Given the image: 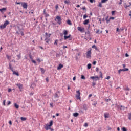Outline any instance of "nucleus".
Returning a JSON list of instances; mask_svg holds the SVG:
<instances>
[{"mask_svg": "<svg viewBox=\"0 0 131 131\" xmlns=\"http://www.w3.org/2000/svg\"><path fill=\"white\" fill-rule=\"evenodd\" d=\"M9 69H10L11 71H14V69L12 68V65H11V63H9Z\"/></svg>", "mask_w": 131, "mask_h": 131, "instance_id": "nucleus-21", "label": "nucleus"}, {"mask_svg": "<svg viewBox=\"0 0 131 131\" xmlns=\"http://www.w3.org/2000/svg\"><path fill=\"white\" fill-rule=\"evenodd\" d=\"M87 68H88V69H91V68H92V64L89 63L87 65Z\"/></svg>", "mask_w": 131, "mask_h": 131, "instance_id": "nucleus-27", "label": "nucleus"}, {"mask_svg": "<svg viewBox=\"0 0 131 131\" xmlns=\"http://www.w3.org/2000/svg\"><path fill=\"white\" fill-rule=\"evenodd\" d=\"M8 24H10V22L8 20H6L3 25L0 26V29H4V28H6V26L8 25Z\"/></svg>", "mask_w": 131, "mask_h": 131, "instance_id": "nucleus-2", "label": "nucleus"}, {"mask_svg": "<svg viewBox=\"0 0 131 131\" xmlns=\"http://www.w3.org/2000/svg\"><path fill=\"white\" fill-rule=\"evenodd\" d=\"M51 35H52L51 34H49L47 32L45 33V40H47V39H49V38H50V37H51Z\"/></svg>", "mask_w": 131, "mask_h": 131, "instance_id": "nucleus-7", "label": "nucleus"}, {"mask_svg": "<svg viewBox=\"0 0 131 131\" xmlns=\"http://www.w3.org/2000/svg\"><path fill=\"white\" fill-rule=\"evenodd\" d=\"M92 49H94L96 50V51H98V48L96 46V45H94L92 46Z\"/></svg>", "mask_w": 131, "mask_h": 131, "instance_id": "nucleus-28", "label": "nucleus"}, {"mask_svg": "<svg viewBox=\"0 0 131 131\" xmlns=\"http://www.w3.org/2000/svg\"><path fill=\"white\" fill-rule=\"evenodd\" d=\"M67 24H68L69 25H72V23H71V20L68 19L67 21Z\"/></svg>", "mask_w": 131, "mask_h": 131, "instance_id": "nucleus-25", "label": "nucleus"}, {"mask_svg": "<svg viewBox=\"0 0 131 131\" xmlns=\"http://www.w3.org/2000/svg\"><path fill=\"white\" fill-rule=\"evenodd\" d=\"M69 38V40H72V37H71V35L69 34L68 36L64 35V40H66L67 39H68Z\"/></svg>", "mask_w": 131, "mask_h": 131, "instance_id": "nucleus-6", "label": "nucleus"}, {"mask_svg": "<svg viewBox=\"0 0 131 131\" xmlns=\"http://www.w3.org/2000/svg\"><path fill=\"white\" fill-rule=\"evenodd\" d=\"M20 33L21 36H23V35H24V33H23V31H21V32H20Z\"/></svg>", "mask_w": 131, "mask_h": 131, "instance_id": "nucleus-55", "label": "nucleus"}, {"mask_svg": "<svg viewBox=\"0 0 131 131\" xmlns=\"http://www.w3.org/2000/svg\"><path fill=\"white\" fill-rule=\"evenodd\" d=\"M77 29L79 31H80V32H83V31L84 30V28H82L81 27H78L77 28Z\"/></svg>", "mask_w": 131, "mask_h": 131, "instance_id": "nucleus-10", "label": "nucleus"}, {"mask_svg": "<svg viewBox=\"0 0 131 131\" xmlns=\"http://www.w3.org/2000/svg\"><path fill=\"white\" fill-rule=\"evenodd\" d=\"M109 18V16H107L105 17V20L106 21V24H108L110 22V18L108 19Z\"/></svg>", "mask_w": 131, "mask_h": 131, "instance_id": "nucleus-14", "label": "nucleus"}, {"mask_svg": "<svg viewBox=\"0 0 131 131\" xmlns=\"http://www.w3.org/2000/svg\"><path fill=\"white\" fill-rule=\"evenodd\" d=\"M115 13H116V11H112L111 14L112 16H114L115 15Z\"/></svg>", "mask_w": 131, "mask_h": 131, "instance_id": "nucleus-32", "label": "nucleus"}, {"mask_svg": "<svg viewBox=\"0 0 131 131\" xmlns=\"http://www.w3.org/2000/svg\"><path fill=\"white\" fill-rule=\"evenodd\" d=\"M45 129H46V130H49V129H51V126H49V125H47L45 127Z\"/></svg>", "mask_w": 131, "mask_h": 131, "instance_id": "nucleus-24", "label": "nucleus"}, {"mask_svg": "<svg viewBox=\"0 0 131 131\" xmlns=\"http://www.w3.org/2000/svg\"><path fill=\"white\" fill-rule=\"evenodd\" d=\"M129 69L128 68H124L123 69H120L118 70V72L119 74H120V72H122V71H128Z\"/></svg>", "mask_w": 131, "mask_h": 131, "instance_id": "nucleus-8", "label": "nucleus"}, {"mask_svg": "<svg viewBox=\"0 0 131 131\" xmlns=\"http://www.w3.org/2000/svg\"><path fill=\"white\" fill-rule=\"evenodd\" d=\"M104 117L105 118H109V113H104Z\"/></svg>", "mask_w": 131, "mask_h": 131, "instance_id": "nucleus-16", "label": "nucleus"}, {"mask_svg": "<svg viewBox=\"0 0 131 131\" xmlns=\"http://www.w3.org/2000/svg\"><path fill=\"white\" fill-rule=\"evenodd\" d=\"M7 10V8H3L2 9H0V12L1 13H3V12H5V11Z\"/></svg>", "mask_w": 131, "mask_h": 131, "instance_id": "nucleus-20", "label": "nucleus"}, {"mask_svg": "<svg viewBox=\"0 0 131 131\" xmlns=\"http://www.w3.org/2000/svg\"><path fill=\"white\" fill-rule=\"evenodd\" d=\"M89 1L91 3H96V0H89Z\"/></svg>", "mask_w": 131, "mask_h": 131, "instance_id": "nucleus-45", "label": "nucleus"}, {"mask_svg": "<svg viewBox=\"0 0 131 131\" xmlns=\"http://www.w3.org/2000/svg\"><path fill=\"white\" fill-rule=\"evenodd\" d=\"M43 14L45 15V17H49L50 15L49 14H47V12H46V9H44L43 10Z\"/></svg>", "mask_w": 131, "mask_h": 131, "instance_id": "nucleus-15", "label": "nucleus"}, {"mask_svg": "<svg viewBox=\"0 0 131 131\" xmlns=\"http://www.w3.org/2000/svg\"><path fill=\"white\" fill-rule=\"evenodd\" d=\"M6 58L8 59V60H11V56H9L8 54L6 55Z\"/></svg>", "mask_w": 131, "mask_h": 131, "instance_id": "nucleus-29", "label": "nucleus"}, {"mask_svg": "<svg viewBox=\"0 0 131 131\" xmlns=\"http://www.w3.org/2000/svg\"><path fill=\"white\" fill-rule=\"evenodd\" d=\"M77 94H76V98L77 100H80V91L79 90L78 91H76Z\"/></svg>", "mask_w": 131, "mask_h": 131, "instance_id": "nucleus-5", "label": "nucleus"}, {"mask_svg": "<svg viewBox=\"0 0 131 131\" xmlns=\"http://www.w3.org/2000/svg\"><path fill=\"white\" fill-rule=\"evenodd\" d=\"M86 56L87 59H91V58H92V50H89L86 52Z\"/></svg>", "mask_w": 131, "mask_h": 131, "instance_id": "nucleus-3", "label": "nucleus"}, {"mask_svg": "<svg viewBox=\"0 0 131 131\" xmlns=\"http://www.w3.org/2000/svg\"><path fill=\"white\" fill-rule=\"evenodd\" d=\"M21 120H22V121H25V120H26L27 118L26 117H21L20 118Z\"/></svg>", "mask_w": 131, "mask_h": 131, "instance_id": "nucleus-30", "label": "nucleus"}, {"mask_svg": "<svg viewBox=\"0 0 131 131\" xmlns=\"http://www.w3.org/2000/svg\"><path fill=\"white\" fill-rule=\"evenodd\" d=\"M125 56L126 58H127V57H129V55H128V54H127V53H126V54H125Z\"/></svg>", "mask_w": 131, "mask_h": 131, "instance_id": "nucleus-56", "label": "nucleus"}, {"mask_svg": "<svg viewBox=\"0 0 131 131\" xmlns=\"http://www.w3.org/2000/svg\"><path fill=\"white\" fill-rule=\"evenodd\" d=\"M99 73L100 74V77L101 78H103V73H102V72L100 71Z\"/></svg>", "mask_w": 131, "mask_h": 131, "instance_id": "nucleus-39", "label": "nucleus"}, {"mask_svg": "<svg viewBox=\"0 0 131 131\" xmlns=\"http://www.w3.org/2000/svg\"><path fill=\"white\" fill-rule=\"evenodd\" d=\"M17 86L19 89L20 91H22V89H23V85L20 83H17L16 84Z\"/></svg>", "mask_w": 131, "mask_h": 131, "instance_id": "nucleus-9", "label": "nucleus"}, {"mask_svg": "<svg viewBox=\"0 0 131 131\" xmlns=\"http://www.w3.org/2000/svg\"><path fill=\"white\" fill-rule=\"evenodd\" d=\"M81 79H84V80L85 79V77L84 76V75H81Z\"/></svg>", "mask_w": 131, "mask_h": 131, "instance_id": "nucleus-36", "label": "nucleus"}, {"mask_svg": "<svg viewBox=\"0 0 131 131\" xmlns=\"http://www.w3.org/2000/svg\"><path fill=\"white\" fill-rule=\"evenodd\" d=\"M95 85H96V82H92V86L95 87Z\"/></svg>", "mask_w": 131, "mask_h": 131, "instance_id": "nucleus-46", "label": "nucleus"}, {"mask_svg": "<svg viewBox=\"0 0 131 131\" xmlns=\"http://www.w3.org/2000/svg\"><path fill=\"white\" fill-rule=\"evenodd\" d=\"M89 22H90V19H85L83 22V24L84 25H88Z\"/></svg>", "mask_w": 131, "mask_h": 131, "instance_id": "nucleus-13", "label": "nucleus"}, {"mask_svg": "<svg viewBox=\"0 0 131 131\" xmlns=\"http://www.w3.org/2000/svg\"><path fill=\"white\" fill-rule=\"evenodd\" d=\"M128 119L131 120V113H129Z\"/></svg>", "mask_w": 131, "mask_h": 131, "instance_id": "nucleus-49", "label": "nucleus"}, {"mask_svg": "<svg viewBox=\"0 0 131 131\" xmlns=\"http://www.w3.org/2000/svg\"><path fill=\"white\" fill-rule=\"evenodd\" d=\"M57 20L58 24H59V25H61V24H62V18H61V16H57L55 19V21H57Z\"/></svg>", "mask_w": 131, "mask_h": 131, "instance_id": "nucleus-1", "label": "nucleus"}, {"mask_svg": "<svg viewBox=\"0 0 131 131\" xmlns=\"http://www.w3.org/2000/svg\"><path fill=\"white\" fill-rule=\"evenodd\" d=\"M31 61H32V63H34V64H36V61L35 60L33 59Z\"/></svg>", "mask_w": 131, "mask_h": 131, "instance_id": "nucleus-54", "label": "nucleus"}, {"mask_svg": "<svg viewBox=\"0 0 131 131\" xmlns=\"http://www.w3.org/2000/svg\"><path fill=\"white\" fill-rule=\"evenodd\" d=\"M79 115V114L78 113H73V116L74 117H77Z\"/></svg>", "mask_w": 131, "mask_h": 131, "instance_id": "nucleus-23", "label": "nucleus"}, {"mask_svg": "<svg viewBox=\"0 0 131 131\" xmlns=\"http://www.w3.org/2000/svg\"><path fill=\"white\" fill-rule=\"evenodd\" d=\"M14 107L16 109H19V105H18L17 103H14Z\"/></svg>", "mask_w": 131, "mask_h": 131, "instance_id": "nucleus-26", "label": "nucleus"}, {"mask_svg": "<svg viewBox=\"0 0 131 131\" xmlns=\"http://www.w3.org/2000/svg\"><path fill=\"white\" fill-rule=\"evenodd\" d=\"M40 70H41L42 73H44L45 72V69H43V68H41Z\"/></svg>", "mask_w": 131, "mask_h": 131, "instance_id": "nucleus-44", "label": "nucleus"}, {"mask_svg": "<svg viewBox=\"0 0 131 131\" xmlns=\"http://www.w3.org/2000/svg\"><path fill=\"white\" fill-rule=\"evenodd\" d=\"M82 109H83L84 110H88V107H86V104H83L82 106Z\"/></svg>", "mask_w": 131, "mask_h": 131, "instance_id": "nucleus-18", "label": "nucleus"}, {"mask_svg": "<svg viewBox=\"0 0 131 131\" xmlns=\"http://www.w3.org/2000/svg\"><path fill=\"white\" fill-rule=\"evenodd\" d=\"M85 34H87L88 35H90V34H91V32H90V31H88L85 32Z\"/></svg>", "mask_w": 131, "mask_h": 131, "instance_id": "nucleus-43", "label": "nucleus"}, {"mask_svg": "<svg viewBox=\"0 0 131 131\" xmlns=\"http://www.w3.org/2000/svg\"><path fill=\"white\" fill-rule=\"evenodd\" d=\"M58 94H60V91H58L57 92L55 93V95L54 96V98H59V95H58Z\"/></svg>", "mask_w": 131, "mask_h": 131, "instance_id": "nucleus-17", "label": "nucleus"}, {"mask_svg": "<svg viewBox=\"0 0 131 131\" xmlns=\"http://www.w3.org/2000/svg\"><path fill=\"white\" fill-rule=\"evenodd\" d=\"M15 3L16 4V5H23V3L22 2H16Z\"/></svg>", "mask_w": 131, "mask_h": 131, "instance_id": "nucleus-38", "label": "nucleus"}, {"mask_svg": "<svg viewBox=\"0 0 131 131\" xmlns=\"http://www.w3.org/2000/svg\"><path fill=\"white\" fill-rule=\"evenodd\" d=\"M86 18H88V15H86V14H85L83 15V19H86Z\"/></svg>", "mask_w": 131, "mask_h": 131, "instance_id": "nucleus-48", "label": "nucleus"}, {"mask_svg": "<svg viewBox=\"0 0 131 131\" xmlns=\"http://www.w3.org/2000/svg\"><path fill=\"white\" fill-rule=\"evenodd\" d=\"M58 43V40H56L54 42V45H57Z\"/></svg>", "mask_w": 131, "mask_h": 131, "instance_id": "nucleus-62", "label": "nucleus"}, {"mask_svg": "<svg viewBox=\"0 0 131 131\" xmlns=\"http://www.w3.org/2000/svg\"><path fill=\"white\" fill-rule=\"evenodd\" d=\"M54 122L53 121V120H51V121H50V123H49V126H52V125H53V123Z\"/></svg>", "mask_w": 131, "mask_h": 131, "instance_id": "nucleus-31", "label": "nucleus"}, {"mask_svg": "<svg viewBox=\"0 0 131 131\" xmlns=\"http://www.w3.org/2000/svg\"><path fill=\"white\" fill-rule=\"evenodd\" d=\"M93 106H95L96 107V105H97V102L94 101V103H93Z\"/></svg>", "mask_w": 131, "mask_h": 131, "instance_id": "nucleus-47", "label": "nucleus"}, {"mask_svg": "<svg viewBox=\"0 0 131 131\" xmlns=\"http://www.w3.org/2000/svg\"><path fill=\"white\" fill-rule=\"evenodd\" d=\"M50 105L51 108H53V103H50Z\"/></svg>", "mask_w": 131, "mask_h": 131, "instance_id": "nucleus-59", "label": "nucleus"}, {"mask_svg": "<svg viewBox=\"0 0 131 131\" xmlns=\"http://www.w3.org/2000/svg\"><path fill=\"white\" fill-rule=\"evenodd\" d=\"M63 32L64 35L66 36V35H67V34H68V31H67V30H64L63 31Z\"/></svg>", "mask_w": 131, "mask_h": 131, "instance_id": "nucleus-22", "label": "nucleus"}, {"mask_svg": "<svg viewBox=\"0 0 131 131\" xmlns=\"http://www.w3.org/2000/svg\"><path fill=\"white\" fill-rule=\"evenodd\" d=\"M96 64H97V61H93V65H96Z\"/></svg>", "mask_w": 131, "mask_h": 131, "instance_id": "nucleus-57", "label": "nucleus"}, {"mask_svg": "<svg viewBox=\"0 0 131 131\" xmlns=\"http://www.w3.org/2000/svg\"><path fill=\"white\" fill-rule=\"evenodd\" d=\"M37 61L38 63H40V62H41V61L40 60V59L39 58H37Z\"/></svg>", "mask_w": 131, "mask_h": 131, "instance_id": "nucleus-53", "label": "nucleus"}, {"mask_svg": "<svg viewBox=\"0 0 131 131\" xmlns=\"http://www.w3.org/2000/svg\"><path fill=\"white\" fill-rule=\"evenodd\" d=\"M29 57L30 59H31V61H32V60H33V57H32V55H31V54H30L29 55Z\"/></svg>", "mask_w": 131, "mask_h": 131, "instance_id": "nucleus-33", "label": "nucleus"}, {"mask_svg": "<svg viewBox=\"0 0 131 131\" xmlns=\"http://www.w3.org/2000/svg\"><path fill=\"white\" fill-rule=\"evenodd\" d=\"M115 19V17H110V20H114Z\"/></svg>", "mask_w": 131, "mask_h": 131, "instance_id": "nucleus-51", "label": "nucleus"}, {"mask_svg": "<svg viewBox=\"0 0 131 131\" xmlns=\"http://www.w3.org/2000/svg\"><path fill=\"white\" fill-rule=\"evenodd\" d=\"M122 131H127V129H126V128L125 127H122Z\"/></svg>", "mask_w": 131, "mask_h": 131, "instance_id": "nucleus-34", "label": "nucleus"}, {"mask_svg": "<svg viewBox=\"0 0 131 131\" xmlns=\"http://www.w3.org/2000/svg\"><path fill=\"white\" fill-rule=\"evenodd\" d=\"M12 72H13V74H14L15 75H16L17 76H19V73L18 72L14 71V70H13V71H12Z\"/></svg>", "mask_w": 131, "mask_h": 131, "instance_id": "nucleus-19", "label": "nucleus"}, {"mask_svg": "<svg viewBox=\"0 0 131 131\" xmlns=\"http://www.w3.org/2000/svg\"><path fill=\"white\" fill-rule=\"evenodd\" d=\"M106 2H108V0H101L102 4H104L106 3Z\"/></svg>", "mask_w": 131, "mask_h": 131, "instance_id": "nucleus-40", "label": "nucleus"}, {"mask_svg": "<svg viewBox=\"0 0 131 131\" xmlns=\"http://www.w3.org/2000/svg\"><path fill=\"white\" fill-rule=\"evenodd\" d=\"M56 57H60V52L59 53H56Z\"/></svg>", "mask_w": 131, "mask_h": 131, "instance_id": "nucleus-58", "label": "nucleus"}, {"mask_svg": "<svg viewBox=\"0 0 131 131\" xmlns=\"http://www.w3.org/2000/svg\"><path fill=\"white\" fill-rule=\"evenodd\" d=\"M17 57L18 58V60H20V59H21V54L17 55Z\"/></svg>", "mask_w": 131, "mask_h": 131, "instance_id": "nucleus-41", "label": "nucleus"}, {"mask_svg": "<svg viewBox=\"0 0 131 131\" xmlns=\"http://www.w3.org/2000/svg\"><path fill=\"white\" fill-rule=\"evenodd\" d=\"M91 79H92V80H93V81H97L98 80H99V79H100V77L98 76H91L90 77Z\"/></svg>", "mask_w": 131, "mask_h": 131, "instance_id": "nucleus-4", "label": "nucleus"}, {"mask_svg": "<svg viewBox=\"0 0 131 131\" xmlns=\"http://www.w3.org/2000/svg\"><path fill=\"white\" fill-rule=\"evenodd\" d=\"M98 7H99L100 8H102V7H103V5H102V2H100L99 3V5H98Z\"/></svg>", "mask_w": 131, "mask_h": 131, "instance_id": "nucleus-35", "label": "nucleus"}, {"mask_svg": "<svg viewBox=\"0 0 131 131\" xmlns=\"http://www.w3.org/2000/svg\"><path fill=\"white\" fill-rule=\"evenodd\" d=\"M17 28L18 29V31L19 32H21L22 31L21 30V28L20 27H17Z\"/></svg>", "mask_w": 131, "mask_h": 131, "instance_id": "nucleus-52", "label": "nucleus"}, {"mask_svg": "<svg viewBox=\"0 0 131 131\" xmlns=\"http://www.w3.org/2000/svg\"><path fill=\"white\" fill-rule=\"evenodd\" d=\"M78 57H77V55H76V61H78Z\"/></svg>", "mask_w": 131, "mask_h": 131, "instance_id": "nucleus-60", "label": "nucleus"}, {"mask_svg": "<svg viewBox=\"0 0 131 131\" xmlns=\"http://www.w3.org/2000/svg\"><path fill=\"white\" fill-rule=\"evenodd\" d=\"M46 80L47 82H49V78L47 77L46 78Z\"/></svg>", "mask_w": 131, "mask_h": 131, "instance_id": "nucleus-64", "label": "nucleus"}, {"mask_svg": "<svg viewBox=\"0 0 131 131\" xmlns=\"http://www.w3.org/2000/svg\"><path fill=\"white\" fill-rule=\"evenodd\" d=\"M21 5L23 6L24 9H27V7H28V5L27 3H23V4H21Z\"/></svg>", "mask_w": 131, "mask_h": 131, "instance_id": "nucleus-12", "label": "nucleus"}, {"mask_svg": "<svg viewBox=\"0 0 131 131\" xmlns=\"http://www.w3.org/2000/svg\"><path fill=\"white\" fill-rule=\"evenodd\" d=\"M31 86V88H32L33 89V88H34V86H35V83H32Z\"/></svg>", "mask_w": 131, "mask_h": 131, "instance_id": "nucleus-42", "label": "nucleus"}, {"mask_svg": "<svg viewBox=\"0 0 131 131\" xmlns=\"http://www.w3.org/2000/svg\"><path fill=\"white\" fill-rule=\"evenodd\" d=\"M84 126H85V127L89 126V124H88V123H85Z\"/></svg>", "mask_w": 131, "mask_h": 131, "instance_id": "nucleus-50", "label": "nucleus"}, {"mask_svg": "<svg viewBox=\"0 0 131 131\" xmlns=\"http://www.w3.org/2000/svg\"><path fill=\"white\" fill-rule=\"evenodd\" d=\"M64 4H67V5H70V2L67 1V0L64 1Z\"/></svg>", "mask_w": 131, "mask_h": 131, "instance_id": "nucleus-37", "label": "nucleus"}, {"mask_svg": "<svg viewBox=\"0 0 131 131\" xmlns=\"http://www.w3.org/2000/svg\"><path fill=\"white\" fill-rule=\"evenodd\" d=\"M63 67H64V66L63 64H59L58 67H57V70H61V69H62Z\"/></svg>", "mask_w": 131, "mask_h": 131, "instance_id": "nucleus-11", "label": "nucleus"}, {"mask_svg": "<svg viewBox=\"0 0 131 131\" xmlns=\"http://www.w3.org/2000/svg\"><path fill=\"white\" fill-rule=\"evenodd\" d=\"M125 91H129V88L128 87H127L125 89Z\"/></svg>", "mask_w": 131, "mask_h": 131, "instance_id": "nucleus-63", "label": "nucleus"}, {"mask_svg": "<svg viewBox=\"0 0 131 131\" xmlns=\"http://www.w3.org/2000/svg\"><path fill=\"white\" fill-rule=\"evenodd\" d=\"M9 105H11V101H8L7 103V106H9Z\"/></svg>", "mask_w": 131, "mask_h": 131, "instance_id": "nucleus-61", "label": "nucleus"}]
</instances>
